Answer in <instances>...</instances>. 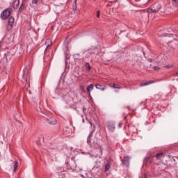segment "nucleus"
I'll list each match as a JSON object with an SVG mask.
<instances>
[{
    "mask_svg": "<svg viewBox=\"0 0 178 178\" xmlns=\"http://www.w3.org/2000/svg\"><path fill=\"white\" fill-rule=\"evenodd\" d=\"M90 138H91V134H89V136H88V141H89V143H91V140H90Z\"/></svg>",
    "mask_w": 178,
    "mask_h": 178,
    "instance_id": "a878e982",
    "label": "nucleus"
},
{
    "mask_svg": "<svg viewBox=\"0 0 178 178\" xmlns=\"http://www.w3.org/2000/svg\"><path fill=\"white\" fill-rule=\"evenodd\" d=\"M162 8V5L159 3H156L153 4L151 8H147L148 13H156L157 12H159V10H161Z\"/></svg>",
    "mask_w": 178,
    "mask_h": 178,
    "instance_id": "f03ea898",
    "label": "nucleus"
},
{
    "mask_svg": "<svg viewBox=\"0 0 178 178\" xmlns=\"http://www.w3.org/2000/svg\"><path fill=\"white\" fill-rule=\"evenodd\" d=\"M144 177H145V178H148L147 174H145V175H144Z\"/></svg>",
    "mask_w": 178,
    "mask_h": 178,
    "instance_id": "c756f323",
    "label": "nucleus"
},
{
    "mask_svg": "<svg viewBox=\"0 0 178 178\" xmlns=\"http://www.w3.org/2000/svg\"><path fill=\"white\" fill-rule=\"evenodd\" d=\"M152 161H154V156L151 154H147L144 159V165H145V167L149 168V166H151Z\"/></svg>",
    "mask_w": 178,
    "mask_h": 178,
    "instance_id": "39448f33",
    "label": "nucleus"
},
{
    "mask_svg": "<svg viewBox=\"0 0 178 178\" xmlns=\"http://www.w3.org/2000/svg\"><path fill=\"white\" fill-rule=\"evenodd\" d=\"M118 127H122V123L118 124Z\"/></svg>",
    "mask_w": 178,
    "mask_h": 178,
    "instance_id": "c85d7f7f",
    "label": "nucleus"
},
{
    "mask_svg": "<svg viewBox=\"0 0 178 178\" xmlns=\"http://www.w3.org/2000/svg\"><path fill=\"white\" fill-rule=\"evenodd\" d=\"M175 76H178V72H177L175 74Z\"/></svg>",
    "mask_w": 178,
    "mask_h": 178,
    "instance_id": "7c9ffc66",
    "label": "nucleus"
},
{
    "mask_svg": "<svg viewBox=\"0 0 178 178\" xmlns=\"http://www.w3.org/2000/svg\"><path fill=\"white\" fill-rule=\"evenodd\" d=\"M91 126H92V124L90 122Z\"/></svg>",
    "mask_w": 178,
    "mask_h": 178,
    "instance_id": "c9c22d12",
    "label": "nucleus"
},
{
    "mask_svg": "<svg viewBox=\"0 0 178 178\" xmlns=\"http://www.w3.org/2000/svg\"><path fill=\"white\" fill-rule=\"evenodd\" d=\"M46 117H44V119L47 122V123H49V124H56V120L55 118L52 116H49L47 114H44Z\"/></svg>",
    "mask_w": 178,
    "mask_h": 178,
    "instance_id": "423d86ee",
    "label": "nucleus"
},
{
    "mask_svg": "<svg viewBox=\"0 0 178 178\" xmlns=\"http://www.w3.org/2000/svg\"><path fill=\"white\" fill-rule=\"evenodd\" d=\"M19 5H20L19 0H15L13 4V6L14 9H17V8H19Z\"/></svg>",
    "mask_w": 178,
    "mask_h": 178,
    "instance_id": "4468645a",
    "label": "nucleus"
},
{
    "mask_svg": "<svg viewBox=\"0 0 178 178\" xmlns=\"http://www.w3.org/2000/svg\"><path fill=\"white\" fill-rule=\"evenodd\" d=\"M22 10V6H20L19 8V10Z\"/></svg>",
    "mask_w": 178,
    "mask_h": 178,
    "instance_id": "f704fd0d",
    "label": "nucleus"
},
{
    "mask_svg": "<svg viewBox=\"0 0 178 178\" xmlns=\"http://www.w3.org/2000/svg\"><path fill=\"white\" fill-rule=\"evenodd\" d=\"M13 27V25H12L11 24H8L6 26V29H7L8 31H10V30H12Z\"/></svg>",
    "mask_w": 178,
    "mask_h": 178,
    "instance_id": "a211bd4d",
    "label": "nucleus"
},
{
    "mask_svg": "<svg viewBox=\"0 0 178 178\" xmlns=\"http://www.w3.org/2000/svg\"><path fill=\"white\" fill-rule=\"evenodd\" d=\"M11 13L12 8H10L3 10L1 13V17L2 20H6V19H8L9 16H10Z\"/></svg>",
    "mask_w": 178,
    "mask_h": 178,
    "instance_id": "20e7f679",
    "label": "nucleus"
},
{
    "mask_svg": "<svg viewBox=\"0 0 178 178\" xmlns=\"http://www.w3.org/2000/svg\"><path fill=\"white\" fill-rule=\"evenodd\" d=\"M88 52H87L85 55V58H91L92 55L98 54V48L97 47H91L90 48L88 49Z\"/></svg>",
    "mask_w": 178,
    "mask_h": 178,
    "instance_id": "7ed1b4c3",
    "label": "nucleus"
},
{
    "mask_svg": "<svg viewBox=\"0 0 178 178\" xmlns=\"http://www.w3.org/2000/svg\"><path fill=\"white\" fill-rule=\"evenodd\" d=\"M92 90H94V85L92 84L88 85L86 88V90L89 95H91V91H92Z\"/></svg>",
    "mask_w": 178,
    "mask_h": 178,
    "instance_id": "9d476101",
    "label": "nucleus"
},
{
    "mask_svg": "<svg viewBox=\"0 0 178 178\" xmlns=\"http://www.w3.org/2000/svg\"><path fill=\"white\" fill-rule=\"evenodd\" d=\"M172 163L174 164L173 165H172V168H175V166L176 165V160L173 159V161H172Z\"/></svg>",
    "mask_w": 178,
    "mask_h": 178,
    "instance_id": "393cba45",
    "label": "nucleus"
},
{
    "mask_svg": "<svg viewBox=\"0 0 178 178\" xmlns=\"http://www.w3.org/2000/svg\"><path fill=\"white\" fill-rule=\"evenodd\" d=\"M85 67H86L88 70H91V66L90 65V63H86L85 65Z\"/></svg>",
    "mask_w": 178,
    "mask_h": 178,
    "instance_id": "6ab92c4d",
    "label": "nucleus"
},
{
    "mask_svg": "<svg viewBox=\"0 0 178 178\" xmlns=\"http://www.w3.org/2000/svg\"><path fill=\"white\" fill-rule=\"evenodd\" d=\"M172 1V3L174 6H177L178 5V0H171Z\"/></svg>",
    "mask_w": 178,
    "mask_h": 178,
    "instance_id": "aec40b11",
    "label": "nucleus"
},
{
    "mask_svg": "<svg viewBox=\"0 0 178 178\" xmlns=\"http://www.w3.org/2000/svg\"><path fill=\"white\" fill-rule=\"evenodd\" d=\"M106 127L110 131H115V123L112 122H108L106 123Z\"/></svg>",
    "mask_w": 178,
    "mask_h": 178,
    "instance_id": "6e6552de",
    "label": "nucleus"
},
{
    "mask_svg": "<svg viewBox=\"0 0 178 178\" xmlns=\"http://www.w3.org/2000/svg\"><path fill=\"white\" fill-rule=\"evenodd\" d=\"M80 90H81V91H82L83 92H86V89L84 88V86H80Z\"/></svg>",
    "mask_w": 178,
    "mask_h": 178,
    "instance_id": "4be33fe9",
    "label": "nucleus"
},
{
    "mask_svg": "<svg viewBox=\"0 0 178 178\" xmlns=\"http://www.w3.org/2000/svg\"><path fill=\"white\" fill-rule=\"evenodd\" d=\"M38 3V0H32V5H37Z\"/></svg>",
    "mask_w": 178,
    "mask_h": 178,
    "instance_id": "412c9836",
    "label": "nucleus"
},
{
    "mask_svg": "<svg viewBox=\"0 0 178 178\" xmlns=\"http://www.w3.org/2000/svg\"><path fill=\"white\" fill-rule=\"evenodd\" d=\"M165 67H166L167 69H170L173 67V65H167L165 66Z\"/></svg>",
    "mask_w": 178,
    "mask_h": 178,
    "instance_id": "b1692460",
    "label": "nucleus"
},
{
    "mask_svg": "<svg viewBox=\"0 0 178 178\" xmlns=\"http://www.w3.org/2000/svg\"><path fill=\"white\" fill-rule=\"evenodd\" d=\"M154 70H159V67L155 66L154 67Z\"/></svg>",
    "mask_w": 178,
    "mask_h": 178,
    "instance_id": "bb28decb",
    "label": "nucleus"
},
{
    "mask_svg": "<svg viewBox=\"0 0 178 178\" xmlns=\"http://www.w3.org/2000/svg\"><path fill=\"white\" fill-rule=\"evenodd\" d=\"M109 169H111V163H107L105 165L104 172H109Z\"/></svg>",
    "mask_w": 178,
    "mask_h": 178,
    "instance_id": "2eb2a0df",
    "label": "nucleus"
},
{
    "mask_svg": "<svg viewBox=\"0 0 178 178\" xmlns=\"http://www.w3.org/2000/svg\"><path fill=\"white\" fill-rule=\"evenodd\" d=\"M95 87L97 90H100L101 91H105V88H106V86H105V85L100 84H96Z\"/></svg>",
    "mask_w": 178,
    "mask_h": 178,
    "instance_id": "9b49d317",
    "label": "nucleus"
},
{
    "mask_svg": "<svg viewBox=\"0 0 178 178\" xmlns=\"http://www.w3.org/2000/svg\"><path fill=\"white\" fill-rule=\"evenodd\" d=\"M86 109H87V108H86V107L83 108V111H86Z\"/></svg>",
    "mask_w": 178,
    "mask_h": 178,
    "instance_id": "72a5a7b5",
    "label": "nucleus"
},
{
    "mask_svg": "<svg viewBox=\"0 0 178 178\" xmlns=\"http://www.w3.org/2000/svg\"><path fill=\"white\" fill-rule=\"evenodd\" d=\"M100 13L99 11H97V17L99 18Z\"/></svg>",
    "mask_w": 178,
    "mask_h": 178,
    "instance_id": "cd10ccee",
    "label": "nucleus"
},
{
    "mask_svg": "<svg viewBox=\"0 0 178 178\" xmlns=\"http://www.w3.org/2000/svg\"><path fill=\"white\" fill-rule=\"evenodd\" d=\"M153 83H155L154 81H148L147 82L140 83V87H145V86H149V84H152Z\"/></svg>",
    "mask_w": 178,
    "mask_h": 178,
    "instance_id": "f8f14e48",
    "label": "nucleus"
},
{
    "mask_svg": "<svg viewBox=\"0 0 178 178\" xmlns=\"http://www.w3.org/2000/svg\"><path fill=\"white\" fill-rule=\"evenodd\" d=\"M110 87H112V88H115L117 90H120V88H122V87H120V86H119L116 83H111Z\"/></svg>",
    "mask_w": 178,
    "mask_h": 178,
    "instance_id": "ddd939ff",
    "label": "nucleus"
},
{
    "mask_svg": "<svg viewBox=\"0 0 178 178\" xmlns=\"http://www.w3.org/2000/svg\"><path fill=\"white\" fill-rule=\"evenodd\" d=\"M130 159H131L130 156H124L122 160V163H123L124 166L129 167L130 165Z\"/></svg>",
    "mask_w": 178,
    "mask_h": 178,
    "instance_id": "0eeeda50",
    "label": "nucleus"
},
{
    "mask_svg": "<svg viewBox=\"0 0 178 178\" xmlns=\"http://www.w3.org/2000/svg\"><path fill=\"white\" fill-rule=\"evenodd\" d=\"M2 47V42H0V48Z\"/></svg>",
    "mask_w": 178,
    "mask_h": 178,
    "instance_id": "473e14b6",
    "label": "nucleus"
},
{
    "mask_svg": "<svg viewBox=\"0 0 178 178\" xmlns=\"http://www.w3.org/2000/svg\"><path fill=\"white\" fill-rule=\"evenodd\" d=\"M38 112H41V113L45 115V113L44 112V111H42V108H41V107H39V108H38Z\"/></svg>",
    "mask_w": 178,
    "mask_h": 178,
    "instance_id": "5701e85b",
    "label": "nucleus"
},
{
    "mask_svg": "<svg viewBox=\"0 0 178 178\" xmlns=\"http://www.w3.org/2000/svg\"><path fill=\"white\" fill-rule=\"evenodd\" d=\"M152 170L155 176L161 175V170H165V164H154L152 166Z\"/></svg>",
    "mask_w": 178,
    "mask_h": 178,
    "instance_id": "f257e3e1",
    "label": "nucleus"
},
{
    "mask_svg": "<svg viewBox=\"0 0 178 178\" xmlns=\"http://www.w3.org/2000/svg\"><path fill=\"white\" fill-rule=\"evenodd\" d=\"M76 0L74 1V3H75V8L77 7V5L76 4Z\"/></svg>",
    "mask_w": 178,
    "mask_h": 178,
    "instance_id": "2f4dec72",
    "label": "nucleus"
},
{
    "mask_svg": "<svg viewBox=\"0 0 178 178\" xmlns=\"http://www.w3.org/2000/svg\"><path fill=\"white\" fill-rule=\"evenodd\" d=\"M15 23V17H10L8 19V24H12L13 26Z\"/></svg>",
    "mask_w": 178,
    "mask_h": 178,
    "instance_id": "f3484780",
    "label": "nucleus"
},
{
    "mask_svg": "<svg viewBox=\"0 0 178 178\" xmlns=\"http://www.w3.org/2000/svg\"><path fill=\"white\" fill-rule=\"evenodd\" d=\"M164 156H165V153L163 152H159L155 155V158H156L158 161H161V159H162V158H163Z\"/></svg>",
    "mask_w": 178,
    "mask_h": 178,
    "instance_id": "1a4fd4ad",
    "label": "nucleus"
},
{
    "mask_svg": "<svg viewBox=\"0 0 178 178\" xmlns=\"http://www.w3.org/2000/svg\"><path fill=\"white\" fill-rule=\"evenodd\" d=\"M13 165H14L13 172H16V170H17V167L19 166V163H17V161H15Z\"/></svg>",
    "mask_w": 178,
    "mask_h": 178,
    "instance_id": "dca6fc26",
    "label": "nucleus"
}]
</instances>
